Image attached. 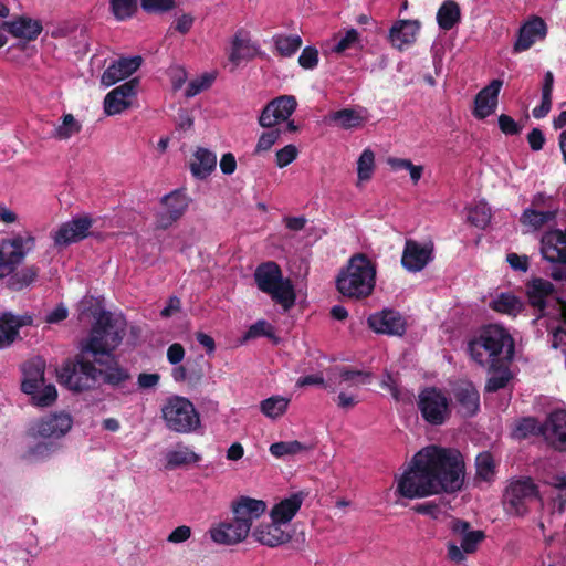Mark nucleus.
Here are the masks:
<instances>
[{"label":"nucleus","instance_id":"393cba45","mask_svg":"<svg viewBox=\"0 0 566 566\" xmlns=\"http://www.w3.org/2000/svg\"><path fill=\"white\" fill-rule=\"evenodd\" d=\"M546 31V23L542 18H532L520 28L517 40L514 43V52L528 50L536 40L545 38Z\"/></svg>","mask_w":566,"mask_h":566},{"label":"nucleus","instance_id":"7ed1b4c3","mask_svg":"<svg viewBox=\"0 0 566 566\" xmlns=\"http://www.w3.org/2000/svg\"><path fill=\"white\" fill-rule=\"evenodd\" d=\"M376 275V263L365 253H356L340 269L336 277V289L350 300H365L374 293Z\"/></svg>","mask_w":566,"mask_h":566},{"label":"nucleus","instance_id":"5fc2aeb1","mask_svg":"<svg viewBox=\"0 0 566 566\" xmlns=\"http://www.w3.org/2000/svg\"><path fill=\"white\" fill-rule=\"evenodd\" d=\"M512 379V373L509 368H503L499 374H494L488 378L485 384L486 392H496L500 389H503L507 386L509 381Z\"/></svg>","mask_w":566,"mask_h":566},{"label":"nucleus","instance_id":"a211bd4d","mask_svg":"<svg viewBox=\"0 0 566 566\" xmlns=\"http://www.w3.org/2000/svg\"><path fill=\"white\" fill-rule=\"evenodd\" d=\"M368 326L377 334L401 336L406 332L402 316L394 310H382L371 314L367 319Z\"/></svg>","mask_w":566,"mask_h":566},{"label":"nucleus","instance_id":"c03bdc74","mask_svg":"<svg viewBox=\"0 0 566 566\" xmlns=\"http://www.w3.org/2000/svg\"><path fill=\"white\" fill-rule=\"evenodd\" d=\"M468 222L479 229H485L491 220V209L485 202H478L468 209Z\"/></svg>","mask_w":566,"mask_h":566},{"label":"nucleus","instance_id":"79ce46f5","mask_svg":"<svg viewBox=\"0 0 566 566\" xmlns=\"http://www.w3.org/2000/svg\"><path fill=\"white\" fill-rule=\"evenodd\" d=\"M269 450L273 457H275L277 459H282L285 457L295 455L303 451H306V450H308V447L297 440H292V441L274 442L270 446Z\"/></svg>","mask_w":566,"mask_h":566},{"label":"nucleus","instance_id":"ea45409f","mask_svg":"<svg viewBox=\"0 0 566 566\" xmlns=\"http://www.w3.org/2000/svg\"><path fill=\"white\" fill-rule=\"evenodd\" d=\"M200 459L199 454L186 447L180 450H172L166 454V469L174 470L182 465L197 463Z\"/></svg>","mask_w":566,"mask_h":566},{"label":"nucleus","instance_id":"e2e57ef3","mask_svg":"<svg viewBox=\"0 0 566 566\" xmlns=\"http://www.w3.org/2000/svg\"><path fill=\"white\" fill-rule=\"evenodd\" d=\"M297 155V148L293 144H286L285 147L279 149L275 154L276 165L280 168L286 167L296 159Z\"/></svg>","mask_w":566,"mask_h":566},{"label":"nucleus","instance_id":"4c0bfd02","mask_svg":"<svg viewBox=\"0 0 566 566\" xmlns=\"http://www.w3.org/2000/svg\"><path fill=\"white\" fill-rule=\"evenodd\" d=\"M545 421L541 423L534 417H524L520 419L513 430V436L516 439H526L532 436H542L544 438Z\"/></svg>","mask_w":566,"mask_h":566},{"label":"nucleus","instance_id":"f3484780","mask_svg":"<svg viewBox=\"0 0 566 566\" xmlns=\"http://www.w3.org/2000/svg\"><path fill=\"white\" fill-rule=\"evenodd\" d=\"M93 220L90 216H80L63 223L55 232L54 242L56 245H69L88 237Z\"/></svg>","mask_w":566,"mask_h":566},{"label":"nucleus","instance_id":"69168bd1","mask_svg":"<svg viewBox=\"0 0 566 566\" xmlns=\"http://www.w3.org/2000/svg\"><path fill=\"white\" fill-rule=\"evenodd\" d=\"M412 510L418 514L427 515L434 520L439 518L442 513L441 506L434 501L416 504Z\"/></svg>","mask_w":566,"mask_h":566},{"label":"nucleus","instance_id":"dca6fc26","mask_svg":"<svg viewBox=\"0 0 566 566\" xmlns=\"http://www.w3.org/2000/svg\"><path fill=\"white\" fill-rule=\"evenodd\" d=\"M544 440L559 452H566V410L557 409L545 419Z\"/></svg>","mask_w":566,"mask_h":566},{"label":"nucleus","instance_id":"f03ea898","mask_svg":"<svg viewBox=\"0 0 566 566\" xmlns=\"http://www.w3.org/2000/svg\"><path fill=\"white\" fill-rule=\"evenodd\" d=\"M464 469L460 451L429 446L413 455L409 469L398 481L397 491L406 499L453 493L462 489Z\"/></svg>","mask_w":566,"mask_h":566},{"label":"nucleus","instance_id":"ddd939ff","mask_svg":"<svg viewBox=\"0 0 566 566\" xmlns=\"http://www.w3.org/2000/svg\"><path fill=\"white\" fill-rule=\"evenodd\" d=\"M434 259V244L432 241L420 243L413 239H406L401 266L411 273L422 271Z\"/></svg>","mask_w":566,"mask_h":566},{"label":"nucleus","instance_id":"f257e3e1","mask_svg":"<svg viewBox=\"0 0 566 566\" xmlns=\"http://www.w3.org/2000/svg\"><path fill=\"white\" fill-rule=\"evenodd\" d=\"M125 327L119 326L112 313L103 311L93 323L87 337L78 344V353L63 361L57 370L62 386L83 392L102 381L123 395L135 391L130 371L120 365L114 352L122 344Z\"/></svg>","mask_w":566,"mask_h":566},{"label":"nucleus","instance_id":"473e14b6","mask_svg":"<svg viewBox=\"0 0 566 566\" xmlns=\"http://www.w3.org/2000/svg\"><path fill=\"white\" fill-rule=\"evenodd\" d=\"M305 493L296 492L290 497L281 500L271 510V518L280 524L289 523L300 511Z\"/></svg>","mask_w":566,"mask_h":566},{"label":"nucleus","instance_id":"37998d69","mask_svg":"<svg viewBox=\"0 0 566 566\" xmlns=\"http://www.w3.org/2000/svg\"><path fill=\"white\" fill-rule=\"evenodd\" d=\"M386 161L390 167V170L394 172H399L406 170L407 168H412L411 181L413 185H417L423 175L424 167L422 165H415L410 159L388 157Z\"/></svg>","mask_w":566,"mask_h":566},{"label":"nucleus","instance_id":"13d9d810","mask_svg":"<svg viewBox=\"0 0 566 566\" xmlns=\"http://www.w3.org/2000/svg\"><path fill=\"white\" fill-rule=\"evenodd\" d=\"M261 336L273 337V327L264 319H260L252 324L244 335V339H253Z\"/></svg>","mask_w":566,"mask_h":566},{"label":"nucleus","instance_id":"b1692460","mask_svg":"<svg viewBox=\"0 0 566 566\" xmlns=\"http://www.w3.org/2000/svg\"><path fill=\"white\" fill-rule=\"evenodd\" d=\"M249 524L232 521L229 523H221L217 527L210 530V535L213 542L223 545H234L241 543L249 535Z\"/></svg>","mask_w":566,"mask_h":566},{"label":"nucleus","instance_id":"4468645a","mask_svg":"<svg viewBox=\"0 0 566 566\" xmlns=\"http://www.w3.org/2000/svg\"><path fill=\"white\" fill-rule=\"evenodd\" d=\"M138 85L139 80L135 77L108 92L104 99L105 113L111 116L134 107L137 102Z\"/></svg>","mask_w":566,"mask_h":566},{"label":"nucleus","instance_id":"9b49d317","mask_svg":"<svg viewBox=\"0 0 566 566\" xmlns=\"http://www.w3.org/2000/svg\"><path fill=\"white\" fill-rule=\"evenodd\" d=\"M191 198L186 188H178L165 195L160 199L163 211L156 214L155 228L167 230L176 223L188 210Z\"/></svg>","mask_w":566,"mask_h":566},{"label":"nucleus","instance_id":"a18cd8bd","mask_svg":"<svg viewBox=\"0 0 566 566\" xmlns=\"http://www.w3.org/2000/svg\"><path fill=\"white\" fill-rule=\"evenodd\" d=\"M556 217L555 211H538L535 209H525L522 214V222L534 229H539Z\"/></svg>","mask_w":566,"mask_h":566},{"label":"nucleus","instance_id":"6e6552de","mask_svg":"<svg viewBox=\"0 0 566 566\" xmlns=\"http://www.w3.org/2000/svg\"><path fill=\"white\" fill-rule=\"evenodd\" d=\"M417 407L422 419L431 426H442L451 417V398L442 389L430 386L418 394Z\"/></svg>","mask_w":566,"mask_h":566},{"label":"nucleus","instance_id":"9d476101","mask_svg":"<svg viewBox=\"0 0 566 566\" xmlns=\"http://www.w3.org/2000/svg\"><path fill=\"white\" fill-rule=\"evenodd\" d=\"M73 419L66 412H55L32 421L25 434L31 439H60L72 428Z\"/></svg>","mask_w":566,"mask_h":566},{"label":"nucleus","instance_id":"c756f323","mask_svg":"<svg viewBox=\"0 0 566 566\" xmlns=\"http://www.w3.org/2000/svg\"><path fill=\"white\" fill-rule=\"evenodd\" d=\"M217 167V156L211 150L197 147L189 160V170L197 180L207 179Z\"/></svg>","mask_w":566,"mask_h":566},{"label":"nucleus","instance_id":"423d86ee","mask_svg":"<svg viewBox=\"0 0 566 566\" xmlns=\"http://www.w3.org/2000/svg\"><path fill=\"white\" fill-rule=\"evenodd\" d=\"M505 346L513 350V339L511 335L503 327L494 324L483 326L479 336L471 339L468 344V352L471 358L479 365L484 366L488 359L484 358V353L488 357L492 358L491 369L495 368L494 358H496Z\"/></svg>","mask_w":566,"mask_h":566},{"label":"nucleus","instance_id":"774afa93","mask_svg":"<svg viewBox=\"0 0 566 566\" xmlns=\"http://www.w3.org/2000/svg\"><path fill=\"white\" fill-rule=\"evenodd\" d=\"M506 261L509 262L510 266L515 271L526 272L530 266L528 258L526 255H518L513 252L506 255Z\"/></svg>","mask_w":566,"mask_h":566},{"label":"nucleus","instance_id":"7c9ffc66","mask_svg":"<svg viewBox=\"0 0 566 566\" xmlns=\"http://www.w3.org/2000/svg\"><path fill=\"white\" fill-rule=\"evenodd\" d=\"M420 23L416 20H399L389 31V39L391 44L403 50L405 46L412 44L419 32Z\"/></svg>","mask_w":566,"mask_h":566},{"label":"nucleus","instance_id":"a878e982","mask_svg":"<svg viewBox=\"0 0 566 566\" xmlns=\"http://www.w3.org/2000/svg\"><path fill=\"white\" fill-rule=\"evenodd\" d=\"M266 510V504L262 500L249 496H240L238 501L232 503V512L234 521L249 524L251 530L254 520L259 518Z\"/></svg>","mask_w":566,"mask_h":566},{"label":"nucleus","instance_id":"c9c22d12","mask_svg":"<svg viewBox=\"0 0 566 566\" xmlns=\"http://www.w3.org/2000/svg\"><path fill=\"white\" fill-rule=\"evenodd\" d=\"M490 306L497 313L511 316H516L524 310V303L520 297L512 293L499 294L495 298L492 300Z\"/></svg>","mask_w":566,"mask_h":566},{"label":"nucleus","instance_id":"412c9836","mask_svg":"<svg viewBox=\"0 0 566 566\" xmlns=\"http://www.w3.org/2000/svg\"><path fill=\"white\" fill-rule=\"evenodd\" d=\"M1 29L9 32L13 38L34 41L41 34L43 25L40 20L19 15L11 21H3Z\"/></svg>","mask_w":566,"mask_h":566},{"label":"nucleus","instance_id":"8fccbe9b","mask_svg":"<svg viewBox=\"0 0 566 566\" xmlns=\"http://www.w3.org/2000/svg\"><path fill=\"white\" fill-rule=\"evenodd\" d=\"M82 128V125L72 114H65L62 116V123L55 127V134L61 139H69L77 134Z\"/></svg>","mask_w":566,"mask_h":566},{"label":"nucleus","instance_id":"0eeeda50","mask_svg":"<svg viewBox=\"0 0 566 566\" xmlns=\"http://www.w3.org/2000/svg\"><path fill=\"white\" fill-rule=\"evenodd\" d=\"M542 502L538 485L530 476H521L509 482L503 493V504L506 512L515 516L528 513V504L533 501Z\"/></svg>","mask_w":566,"mask_h":566},{"label":"nucleus","instance_id":"20e7f679","mask_svg":"<svg viewBox=\"0 0 566 566\" xmlns=\"http://www.w3.org/2000/svg\"><path fill=\"white\" fill-rule=\"evenodd\" d=\"M296 107L297 101L293 95H281L270 101L259 116V124L270 130L262 133L258 142H277L281 134L290 137L297 133L300 126L294 120H289Z\"/></svg>","mask_w":566,"mask_h":566},{"label":"nucleus","instance_id":"f704fd0d","mask_svg":"<svg viewBox=\"0 0 566 566\" xmlns=\"http://www.w3.org/2000/svg\"><path fill=\"white\" fill-rule=\"evenodd\" d=\"M461 20V10L453 0L442 2L437 12V23L441 30L449 31L453 29Z\"/></svg>","mask_w":566,"mask_h":566},{"label":"nucleus","instance_id":"0e129e2a","mask_svg":"<svg viewBox=\"0 0 566 566\" xmlns=\"http://www.w3.org/2000/svg\"><path fill=\"white\" fill-rule=\"evenodd\" d=\"M499 128L506 136H516L522 132V126L511 116L502 114L499 116Z\"/></svg>","mask_w":566,"mask_h":566},{"label":"nucleus","instance_id":"58836bf2","mask_svg":"<svg viewBox=\"0 0 566 566\" xmlns=\"http://www.w3.org/2000/svg\"><path fill=\"white\" fill-rule=\"evenodd\" d=\"M290 399L283 396H272L261 401V412L271 419L282 417L289 408Z\"/></svg>","mask_w":566,"mask_h":566},{"label":"nucleus","instance_id":"052dcab7","mask_svg":"<svg viewBox=\"0 0 566 566\" xmlns=\"http://www.w3.org/2000/svg\"><path fill=\"white\" fill-rule=\"evenodd\" d=\"M359 41V33L356 29H349L346 31L345 35L342 36L338 42L334 45L333 52L340 54L346 50L354 46L355 43Z\"/></svg>","mask_w":566,"mask_h":566},{"label":"nucleus","instance_id":"39448f33","mask_svg":"<svg viewBox=\"0 0 566 566\" xmlns=\"http://www.w3.org/2000/svg\"><path fill=\"white\" fill-rule=\"evenodd\" d=\"M258 289L271 296L284 311L291 310L296 300L294 286L290 279H284L282 270L274 261L259 264L254 271Z\"/></svg>","mask_w":566,"mask_h":566},{"label":"nucleus","instance_id":"5701e85b","mask_svg":"<svg viewBox=\"0 0 566 566\" xmlns=\"http://www.w3.org/2000/svg\"><path fill=\"white\" fill-rule=\"evenodd\" d=\"M142 64L140 56L134 57H122L114 61L102 74V85L108 87L117 82L130 76L135 71L139 69Z\"/></svg>","mask_w":566,"mask_h":566},{"label":"nucleus","instance_id":"09e8293b","mask_svg":"<svg viewBox=\"0 0 566 566\" xmlns=\"http://www.w3.org/2000/svg\"><path fill=\"white\" fill-rule=\"evenodd\" d=\"M57 449V444L52 440H44L30 446L24 452L23 458L27 460H40L51 455Z\"/></svg>","mask_w":566,"mask_h":566},{"label":"nucleus","instance_id":"bb28decb","mask_svg":"<svg viewBox=\"0 0 566 566\" xmlns=\"http://www.w3.org/2000/svg\"><path fill=\"white\" fill-rule=\"evenodd\" d=\"M450 528L454 535L460 537L461 548L467 554L476 552L479 545L485 539V533L481 530H472L468 521L454 518Z\"/></svg>","mask_w":566,"mask_h":566},{"label":"nucleus","instance_id":"de8ad7c7","mask_svg":"<svg viewBox=\"0 0 566 566\" xmlns=\"http://www.w3.org/2000/svg\"><path fill=\"white\" fill-rule=\"evenodd\" d=\"M375 169V154L371 149L366 148L357 161V176L360 181L371 179Z\"/></svg>","mask_w":566,"mask_h":566},{"label":"nucleus","instance_id":"1a4fd4ad","mask_svg":"<svg viewBox=\"0 0 566 566\" xmlns=\"http://www.w3.org/2000/svg\"><path fill=\"white\" fill-rule=\"evenodd\" d=\"M163 417L167 427L176 432H190L199 423V415L193 405L184 397H174L163 408Z\"/></svg>","mask_w":566,"mask_h":566},{"label":"nucleus","instance_id":"3c124183","mask_svg":"<svg viewBox=\"0 0 566 566\" xmlns=\"http://www.w3.org/2000/svg\"><path fill=\"white\" fill-rule=\"evenodd\" d=\"M39 274L36 266H28L11 276V284L14 289L21 290L35 281Z\"/></svg>","mask_w":566,"mask_h":566},{"label":"nucleus","instance_id":"72a5a7b5","mask_svg":"<svg viewBox=\"0 0 566 566\" xmlns=\"http://www.w3.org/2000/svg\"><path fill=\"white\" fill-rule=\"evenodd\" d=\"M256 54V48L251 43L248 34L240 30L238 31L231 42V51L229 53V61L233 67L244 60H252Z\"/></svg>","mask_w":566,"mask_h":566},{"label":"nucleus","instance_id":"a19ab883","mask_svg":"<svg viewBox=\"0 0 566 566\" xmlns=\"http://www.w3.org/2000/svg\"><path fill=\"white\" fill-rule=\"evenodd\" d=\"M273 41L279 55L284 57H290L296 53L303 43L301 36L295 34H279L273 38Z\"/></svg>","mask_w":566,"mask_h":566},{"label":"nucleus","instance_id":"cd10ccee","mask_svg":"<svg viewBox=\"0 0 566 566\" xmlns=\"http://www.w3.org/2000/svg\"><path fill=\"white\" fill-rule=\"evenodd\" d=\"M528 303L539 312V317L544 315L547 302L546 298L555 292L554 284L542 277H534L525 285Z\"/></svg>","mask_w":566,"mask_h":566},{"label":"nucleus","instance_id":"338daca9","mask_svg":"<svg viewBox=\"0 0 566 566\" xmlns=\"http://www.w3.org/2000/svg\"><path fill=\"white\" fill-rule=\"evenodd\" d=\"M193 22L195 17L192 14L184 13L176 19L170 29H174L176 32L185 35L191 30Z\"/></svg>","mask_w":566,"mask_h":566},{"label":"nucleus","instance_id":"680f3d73","mask_svg":"<svg viewBox=\"0 0 566 566\" xmlns=\"http://www.w3.org/2000/svg\"><path fill=\"white\" fill-rule=\"evenodd\" d=\"M214 76L205 74L200 78L191 81L186 88V96L192 97L207 90L213 82Z\"/></svg>","mask_w":566,"mask_h":566},{"label":"nucleus","instance_id":"603ef678","mask_svg":"<svg viewBox=\"0 0 566 566\" xmlns=\"http://www.w3.org/2000/svg\"><path fill=\"white\" fill-rule=\"evenodd\" d=\"M339 377L342 382H349L350 385L369 384L371 374L368 371L350 369L348 367L339 368Z\"/></svg>","mask_w":566,"mask_h":566},{"label":"nucleus","instance_id":"6e6d98bb","mask_svg":"<svg viewBox=\"0 0 566 566\" xmlns=\"http://www.w3.org/2000/svg\"><path fill=\"white\" fill-rule=\"evenodd\" d=\"M31 396L36 406L49 407L56 400L57 391L55 386L50 384L44 386L42 390L36 389L35 394Z\"/></svg>","mask_w":566,"mask_h":566},{"label":"nucleus","instance_id":"4be33fe9","mask_svg":"<svg viewBox=\"0 0 566 566\" xmlns=\"http://www.w3.org/2000/svg\"><path fill=\"white\" fill-rule=\"evenodd\" d=\"M453 397L460 407L459 413L463 418H472L479 412L480 394L471 381L455 386Z\"/></svg>","mask_w":566,"mask_h":566},{"label":"nucleus","instance_id":"2f4dec72","mask_svg":"<svg viewBox=\"0 0 566 566\" xmlns=\"http://www.w3.org/2000/svg\"><path fill=\"white\" fill-rule=\"evenodd\" d=\"M45 363L41 358H34L23 365V380L21 390L27 395L35 394L44 382Z\"/></svg>","mask_w":566,"mask_h":566},{"label":"nucleus","instance_id":"864d4df0","mask_svg":"<svg viewBox=\"0 0 566 566\" xmlns=\"http://www.w3.org/2000/svg\"><path fill=\"white\" fill-rule=\"evenodd\" d=\"M333 122L342 128H353L360 124V116L353 109L344 108L334 113Z\"/></svg>","mask_w":566,"mask_h":566},{"label":"nucleus","instance_id":"f8f14e48","mask_svg":"<svg viewBox=\"0 0 566 566\" xmlns=\"http://www.w3.org/2000/svg\"><path fill=\"white\" fill-rule=\"evenodd\" d=\"M24 245H27V250L32 249L34 238L17 235L2 241L0 244V279L11 274L23 261L27 253Z\"/></svg>","mask_w":566,"mask_h":566},{"label":"nucleus","instance_id":"e433bc0d","mask_svg":"<svg viewBox=\"0 0 566 566\" xmlns=\"http://www.w3.org/2000/svg\"><path fill=\"white\" fill-rule=\"evenodd\" d=\"M496 474V463L493 454L489 451L480 452L475 458V478L484 481H494Z\"/></svg>","mask_w":566,"mask_h":566},{"label":"nucleus","instance_id":"2eb2a0df","mask_svg":"<svg viewBox=\"0 0 566 566\" xmlns=\"http://www.w3.org/2000/svg\"><path fill=\"white\" fill-rule=\"evenodd\" d=\"M541 253L551 263L566 264V240L562 230L554 229L546 231L541 239ZM553 279H563L562 272H554ZM566 280V275L564 276Z\"/></svg>","mask_w":566,"mask_h":566},{"label":"nucleus","instance_id":"aec40b11","mask_svg":"<svg viewBox=\"0 0 566 566\" xmlns=\"http://www.w3.org/2000/svg\"><path fill=\"white\" fill-rule=\"evenodd\" d=\"M33 316L29 314L14 315L4 312L0 315V348L9 347L19 337V329L32 325Z\"/></svg>","mask_w":566,"mask_h":566},{"label":"nucleus","instance_id":"4d7b16f0","mask_svg":"<svg viewBox=\"0 0 566 566\" xmlns=\"http://www.w3.org/2000/svg\"><path fill=\"white\" fill-rule=\"evenodd\" d=\"M142 8L148 13H164L176 7L175 0H140Z\"/></svg>","mask_w":566,"mask_h":566},{"label":"nucleus","instance_id":"6ab92c4d","mask_svg":"<svg viewBox=\"0 0 566 566\" xmlns=\"http://www.w3.org/2000/svg\"><path fill=\"white\" fill-rule=\"evenodd\" d=\"M502 85V80H492L475 95L473 115L476 118L484 119L495 112Z\"/></svg>","mask_w":566,"mask_h":566},{"label":"nucleus","instance_id":"bf43d9fd","mask_svg":"<svg viewBox=\"0 0 566 566\" xmlns=\"http://www.w3.org/2000/svg\"><path fill=\"white\" fill-rule=\"evenodd\" d=\"M298 64L304 70H313L318 64V50L315 46H306L298 56Z\"/></svg>","mask_w":566,"mask_h":566},{"label":"nucleus","instance_id":"c85d7f7f","mask_svg":"<svg viewBox=\"0 0 566 566\" xmlns=\"http://www.w3.org/2000/svg\"><path fill=\"white\" fill-rule=\"evenodd\" d=\"M282 524L274 522L261 523L252 532L253 538L262 545L276 547L291 539L290 533L282 530Z\"/></svg>","mask_w":566,"mask_h":566},{"label":"nucleus","instance_id":"49530a36","mask_svg":"<svg viewBox=\"0 0 566 566\" xmlns=\"http://www.w3.org/2000/svg\"><path fill=\"white\" fill-rule=\"evenodd\" d=\"M109 7L117 21H125L137 11V0H109Z\"/></svg>","mask_w":566,"mask_h":566}]
</instances>
